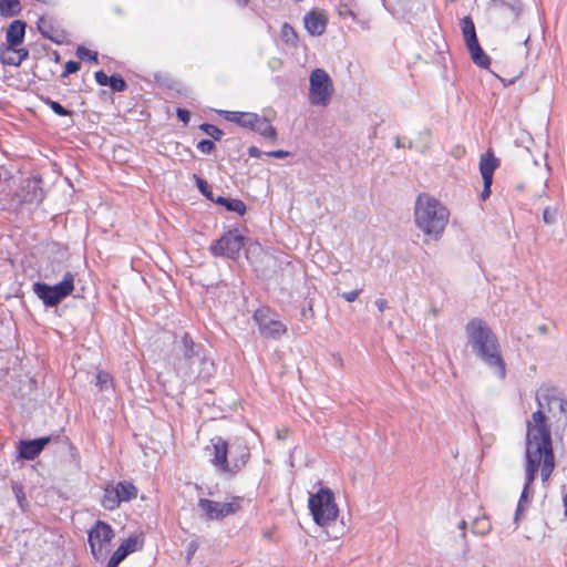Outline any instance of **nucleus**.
<instances>
[{
    "mask_svg": "<svg viewBox=\"0 0 567 567\" xmlns=\"http://www.w3.org/2000/svg\"><path fill=\"white\" fill-rule=\"evenodd\" d=\"M544 415L540 411L532 414V420L526 423L525 439V484L517 504L514 522L517 524L519 516L528 504L530 486L540 472L542 481L546 482L555 468V454L553 441L545 427Z\"/></svg>",
    "mask_w": 567,
    "mask_h": 567,
    "instance_id": "f257e3e1",
    "label": "nucleus"
},
{
    "mask_svg": "<svg viewBox=\"0 0 567 567\" xmlns=\"http://www.w3.org/2000/svg\"><path fill=\"white\" fill-rule=\"evenodd\" d=\"M468 344L478 359H481L501 380L506 378V363L502 355L497 337L481 319H472L465 327Z\"/></svg>",
    "mask_w": 567,
    "mask_h": 567,
    "instance_id": "f03ea898",
    "label": "nucleus"
},
{
    "mask_svg": "<svg viewBox=\"0 0 567 567\" xmlns=\"http://www.w3.org/2000/svg\"><path fill=\"white\" fill-rule=\"evenodd\" d=\"M449 209L433 196L422 193L414 205L416 227L427 237L439 240L449 223Z\"/></svg>",
    "mask_w": 567,
    "mask_h": 567,
    "instance_id": "7ed1b4c3",
    "label": "nucleus"
},
{
    "mask_svg": "<svg viewBox=\"0 0 567 567\" xmlns=\"http://www.w3.org/2000/svg\"><path fill=\"white\" fill-rule=\"evenodd\" d=\"M178 364L185 363L187 369L193 365H198V377L208 378L214 370V363L206 355V350L203 343L195 342L189 333L185 332L177 343ZM181 370L182 367L178 365Z\"/></svg>",
    "mask_w": 567,
    "mask_h": 567,
    "instance_id": "20e7f679",
    "label": "nucleus"
},
{
    "mask_svg": "<svg viewBox=\"0 0 567 567\" xmlns=\"http://www.w3.org/2000/svg\"><path fill=\"white\" fill-rule=\"evenodd\" d=\"M536 402L538 405L536 411L543 413L545 427L548 430L550 437V429L545 412L549 413L555 420L557 431H564L567 427V400L555 388L540 389L536 394Z\"/></svg>",
    "mask_w": 567,
    "mask_h": 567,
    "instance_id": "39448f33",
    "label": "nucleus"
},
{
    "mask_svg": "<svg viewBox=\"0 0 567 567\" xmlns=\"http://www.w3.org/2000/svg\"><path fill=\"white\" fill-rule=\"evenodd\" d=\"M309 509L313 520L319 526H327L338 517L339 508L332 491L328 487L320 488L309 496Z\"/></svg>",
    "mask_w": 567,
    "mask_h": 567,
    "instance_id": "423d86ee",
    "label": "nucleus"
},
{
    "mask_svg": "<svg viewBox=\"0 0 567 567\" xmlns=\"http://www.w3.org/2000/svg\"><path fill=\"white\" fill-rule=\"evenodd\" d=\"M32 290L47 308L56 307L73 292L74 275L71 271H66L62 280L55 285H48L41 281L34 282Z\"/></svg>",
    "mask_w": 567,
    "mask_h": 567,
    "instance_id": "0eeeda50",
    "label": "nucleus"
},
{
    "mask_svg": "<svg viewBox=\"0 0 567 567\" xmlns=\"http://www.w3.org/2000/svg\"><path fill=\"white\" fill-rule=\"evenodd\" d=\"M115 533L110 524L104 520H96L87 532V542L92 556L97 561L106 559L111 550V542Z\"/></svg>",
    "mask_w": 567,
    "mask_h": 567,
    "instance_id": "6e6552de",
    "label": "nucleus"
},
{
    "mask_svg": "<svg viewBox=\"0 0 567 567\" xmlns=\"http://www.w3.org/2000/svg\"><path fill=\"white\" fill-rule=\"evenodd\" d=\"M333 86L323 69H315L310 74L309 102L316 106H327L332 97Z\"/></svg>",
    "mask_w": 567,
    "mask_h": 567,
    "instance_id": "1a4fd4ad",
    "label": "nucleus"
},
{
    "mask_svg": "<svg viewBox=\"0 0 567 567\" xmlns=\"http://www.w3.org/2000/svg\"><path fill=\"white\" fill-rule=\"evenodd\" d=\"M245 239L246 238L238 233V229H230L219 239L210 244L209 251L214 257L236 260L245 245Z\"/></svg>",
    "mask_w": 567,
    "mask_h": 567,
    "instance_id": "9d476101",
    "label": "nucleus"
},
{
    "mask_svg": "<svg viewBox=\"0 0 567 567\" xmlns=\"http://www.w3.org/2000/svg\"><path fill=\"white\" fill-rule=\"evenodd\" d=\"M252 318L258 326L260 334L267 339L278 340L287 332L286 324L272 318L268 307L256 309Z\"/></svg>",
    "mask_w": 567,
    "mask_h": 567,
    "instance_id": "9b49d317",
    "label": "nucleus"
},
{
    "mask_svg": "<svg viewBox=\"0 0 567 567\" xmlns=\"http://www.w3.org/2000/svg\"><path fill=\"white\" fill-rule=\"evenodd\" d=\"M240 498L234 497L231 502L221 503L208 498H199L198 507L203 511L208 520H219L240 509Z\"/></svg>",
    "mask_w": 567,
    "mask_h": 567,
    "instance_id": "f8f14e48",
    "label": "nucleus"
},
{
    "mask_svg": "<svg viewBox=\"0 0 567 567\" xmlns=\"http://www.w3.org/2000/svg\"><path fill=\"white\" fill-rule=\"evenodd\" d=\"M206 451L208 452L212 464L221 473L227 474V470H229L228 442L221 436H215L210 440V445H207Z\"/></svg>",
    "mask_w": 567,
    "mask_h": 567,
    "instance_id": "ddd939ff",
    "label": "nucleus"
},
{
    "mask_svg": "<svg viewBox=\"0 0 567 567\" xmlns=\"http://www.w3.org/2000/svg\"><path fill=\"white\" fill-rule=\"evenodd\" d=\"M51 441L52 436H42L33 440L19 441L17 458L25 461H32L37 458Z\"/></svg>",
    "mask_w": 567,
    "mask_h": 567,
    "instance_id": "4468645a",
    "label": "nucleus"
},
{
    "mask_svg": "<svg viewBox=\"0 0 567 567\" xmlns=\"http://www.w3.org/2000/svg\"><path fill=\"white\" fill-rule=\"evenodd\" d=\"M37 25L43 38L56 44H62L66 40V32L52 18L41 17Z\"/></svg>",
    "mask_w": 567,
    "mask_h": 567,
    "instance_id": "2eb2a0df",
    "label": "nucleus"
},
{
    "mask_svg": "<svg viewBox=\"0 0 567 567\" xmlns=\"http://www.w3.org/2000/svg\"><path fill=\"white\" fill-rule=\"evenodd\" d=\"M228 455H230V460L227 474L235 475L247 464L250 452L246 444L239 442L230 445Z\"/></svg>",
    "mask_w": 567,
    "mask_h": 567,
    "instance_id": "dca6fc26",
    "label": "nucleus"
},
{
    "mask_svg": "<svg viewBox=\"0 0 567 567\" xmlns=\"http://www.w3.org/2000/svg\"><path fill=\"white\" fill-rule=\"evenodd\" d=\"M44 199V192L40 179L28 181L21 192V204L40 205Z\"/></svg>",
    "mask_w": 567,
    "mask_h": 567,
    "instance_id": "f3484780",
    "label": "nucleus"
},
{
    "mask_svg": "<svg viewBox=\"0 0 567 567\" xmlns=\"http://www.w3.org/2000/svg\"><path fill=\"white\" fill-rule=\"evenodd\" d=\"M303 23L309 34L318 37L326 31L327 18L322 12L311 10L305 16Z\"/></svg>",
    "mask_w": 567,
    "mask_h": 567,
    "instance_id": "a211bd4d",
    "label": "nucleus"
},
{
    "mask_svg": "<svg viewBox=\"0 0 567 567\" xmlns=\"http://www.w3.org/2000/svg\"><path fill=\"white\" fill-rule=\"evenodd\" d=\"M138 539L137 537L131 536L126 538L113 553L109 559L106 567H117L122 560H124L131 553L137 550Z\"/></svg>",
    "mask_w": 567,
    "mask_h": 567,
    "instance_id": "6ab92c4d",
    "label": "nucleus"
},
{
    "mask_svg": "<svg viewBox=\"0 0 567 567\" xmlns=\"http://www.w3.org/2000/svg\"><path fill=\"white\" fill-rule=\"evenodd\" d=\"M27 23L14 20L10 23L6 33V42L0 45L18 47L24 41Z\"/></svg>",
    "mask_w": 567,
    "mask_h": 567,
    "instance_id": "aec40b11",
    "label": "nucleus"
},
{
    "mask_svg": "<svg viewBox=\"0 0 567 567\" xmlns=\"http://www.w3.org/2000/svg\"><path fill=\"white\" fill-rule=\"evenodd\" d=\"M499 166V159L495 157L494 153L489 150L481 156L480 172L483 179L493 181V175Z\"/></svg>",
    "mask_w": 567,
    "mask_h": 567,
    "instance_id": "412c9836",
    "label": "nucleus"
},
{
    "mask_svg": "<svg viewBox=\"0 0 567 567\" xmlns=\"http://www.w3.org/2000/svg\"><path fill=\"white\" fill-rule=\"evenodd\" d=\"M224 117L229 122L236 123L249 130H251L254 123L258 121V114L250 112L224 111Z\"/></svg>",
    "mask_w": 567,
    "mask_h": 567,
    "instance_id": "4be33fe9",
    "label": "nucleus"
},
{
    "mask_svg": "<svg viewBox=\"0 0 567 567\" xmlns=\"http://www.w3.org/2000/svg\"><path fill=\"white\" fill-rule=\"evenodd\" d=\"M470 54H471V59L472 61L480 68L482 69H488L489 65H491V59L489 56L485 53V51L482 49L480 42H475V43H472L470 45L466 47Z\"/></svg>",
    "mask_w": 567,
    "mask_h": 567,
    "instance_id": "5701e85b",
    "label": "nucleus"
},
{
    "mask_svg": "<svg viewBox=\"0 0 567 567\" xmlns=\"http://www.w3.org/2000/svg\"><path fill=\"white\" fill-rule=\"evenodd\" d=\"M213 203L221 205L226 210L237 213L240 216H243L247 210L246 204L237 198L216 196Z\"/></svg>",
    "mask_w": 567,
    "mask_h": 567,
    "instance_id": "b1692460",
    "label": "nucleus"
},
{
    "mask_svg": "<svg viewBox=\"0 0 567 567\" xmlns=\"http://www.w3.org/2000/svg\"><path fill=\"white\" fill-rule=\"evenodd\" d=\"M251 131L257 132L265 138L275 142L277 140V130L266 117L258 115V121L254 123Z\"/></svg>",
    "mask_w": 567,
    "mask_h": 567,
    "instance_id": "393cba45",
    "label": "nucleus"
},
{
    "mask_svg": "<svg viewBox=\"0 0 567 567\" xmlns=\"http://www.w3.org/2000/svg\"><path fill=\"white\" fill-rule=\"evenodd\" d=\"M101 505L107 511H113L121 505V498L114 485L111 484L104 488Z\"/></svg>",
    "mask_w": 567,
    "mask_h": 567,
    "instance_id": "a878e982",
    "label": "nucleus"
},
{
    "mask_svg": "<svg viewBox=\"0 0 567 567\" xmlns=\"http://www.w3.org/2000/svg\"><path fill=\"white\" fill-rule=\"evenodd\" d=\"M115 489L118 492V497L122 502H130L137 496V488L136 486L127 481L118 482L116 485H114Z\"/></svg>",
    "mask_w": 567,
    "mask_h": 567,
    "instance_id": "bb28decb",
    "label": "nucleus"
},
{
    "mask_svg": "<svg viewBox=\"0 0 567 567\" xmlns=\"http://www.w3.org/2000/svg\"><path fill=\"white\" fill-rule=\"evenodd\" d=\"M461 29L466 47L478 41L475 24L471 17H464L461 20Z\"/></svg>",
    "mask_w": 567,
    "mask_h": 567,
    "instance_id": "cd10ccee",
    "label": "nucleus"
},
{
    "mask_svg": "<svg viewBox=\"0 0 567 567\" xmlns=\"http://www.w3.org/2000/svg\"><path fill=\"white\" fill-rule=\"evenodd\" d=\"M21 12L20 0H0V14L4 18H12Z\"/></svg>",
    "mask_w": 567,
    "mask_h": 567,
    "instance_id": "c85d7f7f",
    "label": "nucleus"
},
{
    "mask_svg": "<svg viewBox=\"0 0 567 567\" xmlns=\"http://www.w3.org/2000/svg\"><path fill=\"white\" fill-rule=\"evenodd\" d=\"M16 47L0 45V61L4 65L19 66L20 60H17Z\"/></svg>",
    "mask_w": 567,
    "mask_h": 567,
    "instance_id": "c756f323",
    "label": "nucleus"
},
{
    "mask_svg": "<svg viewBox=\"0 0 567 567\" xmlns=\"http://www.w3.org/2000/svg\"><path fill=\"white\" fill-rule=\"evenodd\" d=\"M281 40L291 47H296L298 42V35L295 29L289 23H284L280 30Z\"/></svg>",
    "mask_w": 567,
    "mask_h": 567,
    "instance_id": "7c9ffc66",
    "label": "nucleus"
},
{
    "mask_svg": "<svg viewBox=\"0 0 567 567\" xmlns=\"http://www.w3.org/2000/svg\"><path fill=\"white\" fill-rule=\"evenodd\" d=\"M40 100L59 116H70L72 114L71 111L62 106L59 102L53 101L49 96L41 95Z\"/></svg>",
    "mask_w": 567,
    "mask_h": 567,
    "instance_id": "2f4dec72",
    "label": "nucleus"
},
{
    "mask_svg": "<svg viewBox=\"0 0 567 567\" xmlns=\"http://www.w3.org/2000/svg\"><path fill=\"white\" fill-rule=\"evenodd\" d=\"M501 8L509 11L513 20H516L522 12V3L519 0H501Z\"/></svg>",
    "mask_w": 567,
    "mask_h": 567,
    "instance_id": "473e14b6",
    "label": "nucleus"
},
{
    "mask_svg": "<svg viewBox=\"0 0 567 567\" xmlns=\"http://www.w3.org/2000/svg\"><path fill=\"white\" fill-rule=\"evenodd\" d=\"M112 382H113V378L109 372L100 370L96 373L95 385L99 388L100 391L107 390L112 385Z\"/></svg>",
    "mask_w": 567,
    "mask_h": 567,
    "instance_id": "72a5a7b5",
    "label": "nucleus"
},
{
    "mask_svg": "<svg viewBox=\"0 0 567 567\" xmlns=\"http://www.w3.org/2000/svg\"><path fill=\"white\" fill-rule=\"evenodd\" d=\"M491 530V523L486 517L476 518L472 524V532L477 535H486Z\"/></svg>",
    "mask_w": 567,
    "mask_h": 567,
    "instance_id": "f704fd0d",
    "label": "nucleus"
},
{
    "mask_svg": "<svg viewBox=\"0 0 567 567\" xmlns=\"http://www.w3.org/2000/svg\"><path fill=\"white\" fill-rule=\"evenodd\" d=\"M194 179H195V183H196V186L197 188L199 189V192L210 202H213L215 199V195L214 193L212 192L210 189V186L208 185L207 181H205L204 178L197 176V175H194Z\"/></svg>",
    "mask_w": 567,
    "mask_h": 567,
    "instance_id": "c9c22d12",
    "label": "nucleus"
},
{
    "mask_svg": "<svg viewBox=\"0 0 567 567\" xmlns=\"http://www.w3.org/2000/svg\"><path fill=\"white\" fill-rule=\"evenodd\" d=\"M199 130H202L205 134L213 137L215 141H220L224 135V132L220 128L210 123L200 124Z\"/></svg>",
    "mask_w": 567,
    "mask_h": 567,
    "instance_id": "e433bc0d",
    "label": "nucleus"
},
{
    "mask_svg": "<svg viewBox=\"0 0 567 567\" xmlns=\"http://www.w3.org/2000/svg\"><path fill=\"white\" fill-rule=\"evenodd\" d=\"M109 86L115 92H124L127 89L125 80L118 74L110 76Z\"/></svg>",
    "mask_w": 567,
    "mask_h": 567,
    "instance_id": "4c0bfd02",
    "label": "nucleus"
},
{
    "mask_svg": "<svg viewBox=\"0 0 567 567\" xmlns=\"http://www.w3.org/2000/svg\"><path fill=\"white\" fill-rule=\"evenodd\" d=\"M76 56L81 60H87V61H92L94 63H97L99 60H97V52L95 51H91L89 49H86L85 47H78L76 49Z\"/></svg>",
    "mask_w": 567,
    "mask_h": 567,
    "instance_id": "58836bf2",
    "label": "nucleus"
},
{
    "mask_svg": "<svg viewBox=\"0 0 567 567\" xmlns=\"http://www.w3.org/2000/svg\"><path fill=\"white\" fill-rule=\"evenodd\" d=\"M351 2H352V1L346 0V2H344V3H340V4L338 6V8H337V10H338V14H339L341 18H343V19H346V18H348V17L354 18V13H353V11H352V9H351Z\"/></svg>",
    "mask_w": 567,
    "mask_h": 567,
    "instance_id": "ea45409f",
    "label": "nucleus"
},
{
    "mask_svg": "<svg viewBox=\"0 0 567 567\" xmlns=\"http://www.w3.org/2000/svg\"><path fill=\"white\" fill-rule=\"evenodd\" d=\"M197 150L203 154H210L215 150V144L212 140H202L196 145Z\"/></svg>",
    "mask_w": 567,
    "mask_h": 567,
    "instance_id": "a19ab883",
    "label": "nucleus"
},
{
    "mask_svg": "<svg viewBox=\"0 0 567 567\" xmlns=\"http://www.w3.org/2000/svg\"><path fill=\"white\" fill-rule=\"evenodd\" d=\"M198 547H199V542H198L197 538L192 539L187 544V546H186V555H185V558H186L187 563H189L193 559V557H194L195 553L197 551Z\"/></svg>",
    "mask_w": 567,
    "mask_h": 567,
    "instance_id": "79ce46f5",
    "label": "nucleus"
},
{
    "mask_svg": "<svg viewBox=\"0 0 567 567\" xmlns=\"http://www.w3.org/2000/svg\"><path fill=\"white\" fill-rule=\"evenodd\" d=\"M81 63L76 61H68L65 63V68L63 73L61 74L62 78H66L68 75L75 73L80 70Z\"/></svg>",
    "mask_w": 567,
    "mask_h": 567,
    "instance_id": "37998d69",
    "label": "nucleus"
},
{
    "mask_svg": "<svg viewBox=\"0 0 567 567\" xmlns=\"http://www.w3.org/2000/svg\"><path fill=\"white\" fill-rule=\"evenodd\" d=\"M94 78H95V81L102 85V86H106L109 85V81H110V76H107V74L102 71V70H99L94 73Z\"/></svg>",
    "mask_w": 567,
    "mask_h": 567,
    "instance_id": "c03bdc74",
    "label": "nucleus"
},
{
    "mask_svg": "<svg viewBox=\"0 0 567 567\" xmlns=\"http://www.w3.org/2000/svg\"><path fill=\"white\" fill-rule=\"evenodd\" d=\"M176 116L184 124H188V122L190 120V112L188 110H186V109L178 107L176 110Z\"/></svg>",
    "mask_w": 567,
    "mask_h": 567,
    "instance_id": "a18cd8bd",
    "label": "nucleus"
},
{
    "mask_svg": "<svg viewBox=\"0 0 567 567\" xmlns=\"http://www.w3.org/2000/svg\"><path fill=\"white\" fill-rule=\"evenodd\" d=\"M12 491H13L19 504L22 505V501H24V498H25L22 485H20L18 483H13Z\"/></svg>",
    "mask_w": 567,
    "mask_h": 567,
    "instance_id": "49530a36",
    "label": "nucleus"
},
{
    "mask_svg": "<svg viewBox=\"0 0 567 567\" xmlns=\"http://www.w3.org/2000/svg\"><path fill=\"white\" fill-rule=\"evenodd\" d=\"M543 220L547 225L554 224L556 220L555 212L550 210L549 208H545L543 212Z\"/></svg>",
    "mask_w": 567,
    "mask_h": 567,
    "instance_id": "de8ad7c7",
    "label": "nucleus"
},
{
    "mask_svg": "<svg viewBox=\"0 0 567 567\" xmlns=\"http://www.w3.org/2000/svg\"><path fill=\"white\" fill-rule=\"evenodd\" d=\"M493 181L483 179V190L481 193V199L486 200L491 195V186Z\"/></svg>",
    "mask_w": 567,
    "mask_h": 567,
    "instance_id": "09e8293b",
    "label": "nucleus"
},
{
    "mask_svg": "<svg viewBox=\"0 0 567 567\" xmlns=\"http://www.w3.org/2000/svg\"><path fill=\"white\" fill-rule=\"evenodd\" d=\"M362 292V289H357V290H351V291H346L341 295V297L348 301V302H352L354 301L359 295Z\"/></svg>",
    "mask_w": 567,
    "mask_h": 567,
    "instance_id": "8fccbe9b",
    "label": "nucleus"
},
{
    "mask_svg": "<svg viewBox=\"0 0 567 567\" xmlns=\"http://www.w3.org/2000/svg\"><path fill=\"white\" fill-rule=\"evenodd\" d=\"M266 155H268L269 157H275V158H285V157H288L290 155V153L288 151L277 150V151L267 152Z\"/></svg>",
    "mask_w": 567,
    "mask_h": 567,
    "instance_id": "3c124183",
    "label": "nucleus"
},
{
    "mask_svg": "<svg viewBox=\"0 0 567 567\" xmlns=\"http://www.w3.org/2000/svg\"><path fill=\"white\" fill-rule=\"evenodd\" d=\"M17 60H20V64L29 58V51L24 48H16Z\"/></svg>",
    "mask_w": 567,
    "mask_h": 567,
    "instance_id": "603ef678",
    "label": "nucleus"
},
{
    "mask_svg": "<svg viewBox=\"0 0 567 567\" xmlns=\"http://www.w3.org/2000/svg\"><path fill=\"white\" fill-rule=\"evenodd\" d=\"M420 136L423 138L424 141V146H423V150H426L429 147V143H430V140H431V131L425 128L423 132L420 133Z\"/></svg>",
    "mask_w": 567,
    "mask_h": 567,
    "instance_id": "864d4df0",
    "label": "nucleus"
},
{
    "mask_svg": "<svg viewBox=\"0 0 567 567\" xmlns=\"http://www.w3.org/2000/svg\"><path fill=\"white\" fill-rule=\"evenodd\" d=\"M264 153L257 146H250L248 148V155L254 158H259Z\"/></svg>",
    "mask_w": 567,
    "mask_h": 567,
    "instance_id": "5fc2aeb1",
    "label": "nucleus"
},
{
    "mask_svg": "<svg viewBox=\"0 0 567 567\" xmlns=\"http://www.w3.org/2000/svg\"><path fill=\"white\" fill-rule=\"evenodd\" d=\"M375 306L379 309V311L383 312L388 308V301L384 298H378L375 300Z\"/></svg>",
    "mask_w": 567,
    "mask_h": 567,
    "instance_id": "6e6d98bb",
    "label": "nucleus"
},
{
    "mask_svg": "<svg viewBox=\"0 0 567 567\" xmlns=\"http://www.w3.org/2000/svg\"><path fill=\"white\" fill-rule=\"evenodd\" d=\"M394 145H395L396 148H401V147L412 148V146H413L411 141H409L408 144H404L400 137H395Z\"/></svg>",
    "mask_w": 567,
    "mask_h": 567,
    "instance_id": "4d7b16f0",
    "label": "nucleus"
},
{
    "mask_svg": "<svg viewBox=\"0 0 567 567\" xmlns=\"http://www.w3.org/2000/svg\"><path fill=\"white\" fill-rule=\"evenodd\" d=\"M537 331L542 334H547L548 333V327L546 324H540L537 327Z\"/></svg>",
    "mask_w": 567,
    "mask_h": 567,
    "instance_id": "13d9d810",
    "label": "nucleus"
},
{
    "mask_svg": "<svg viewBox=\"0 0 567 567\" xmlns=\"http://www.w3.org/2000/svg\"><path fill=\"white\" fill-rule=\"evenodd\" d=\"M236 4L240 8H245L249 4V0H236Z\"/></svg>",
    "mask_w": 567,
    "mask_h": 567,
    "instance_id": "bf43d9fd",
    "label": "nucleus"
},
{
    "mask_svg": "<svg viewBox=\"0 0 567 567\" xmlns=\"http://www.w3.org/2000/svg\"><path fill=\"white\" fill-rule=\"evenodd\" d=\"M458 528L463 532V536H465L466 522L465 520H461L458 523Z\"/></svg>",
    "mask_w": 567,
    "mask_h": 567,
    "instance_id": "052dcab7",
    "label": "nucleus"
},
{
    "mask_svg": "<svg viewBox=\"0 0 567 567\" xmlns=\"http://www.w3.org/2000/svg\"><path fill=\"white\" fill-rule=\"evenodd\" d=\"M54 55H55V56H54V60H55V61H59V54L55 52V53H54Z\"/></svg>",
    "mask_w": 567,
    "mask_h": 567,
    "instance_id": "680f3d73",
    "label": "nucleus"
}]
</instances>
